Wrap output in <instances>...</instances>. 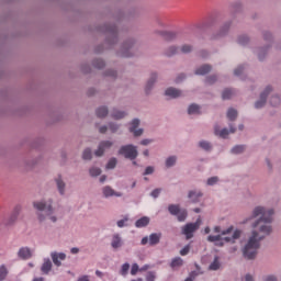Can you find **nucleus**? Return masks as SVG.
<instances>
[{"label":"nucleus","instance_id":"obj_37","mask_svg":"<svg viewBox=\"0 0 281 281\" xmlns=\"http://www.w3.org/2000/svg\"><path fill=\"white\" fill-rule=\"evenodd\" d=\"M89 172L90 177H100V175H102V169L98 167H92L90 168Z\"/></svg>","mask_w":281,"mask_h":281},{"label":"nucleus","instance_id":"obj_22","mask_svg":"<svg viewBox=\"0 0 281 281\" xmlns=\"http://www.w3.org/2000/svg\"><path fill=\"white\" fill-rule=\"evenodd\" d=\"M183 265V259L181 257H175L171 259L170 267L171 269H180V267Z\"/></svg>","mask_w":281,"mask_h":281},{"label":"nucleus","instance_id":"obj_42","mask_svg":"<svg viewBox=\"0 0 281 281\" xmlns=\"http://www.w3.org/2000/svg\"><path fill=\"white\" fill-rule=\"evenodd\" d=\"M93 67H95L97 69L104 68V60H102V59H94L93 60Z\"/></svg>","mask_w":281,"mask_h":281},{"label":"nucleus","instance_id":"obj_57","mask_svg":"<svg viewBox=\"0 0 281 281\" xmlns=\"http://www.w3.org/2000/svg\"><path fill=\"white\" fill-rule=\"evenodd\" d=\"M146 281H155V272H148L146 276Z\"/></svg>","mask_w":281,"mask_h":281},{"label":"nucleus","instance_id":"obj_9","mask_svg":"<svg viewBox=\"0 0 281 281\" xmlns=\"http://www.w3.org/2000/svg\"><path fill=\"white\" fill-rule=\"evenodd\" d=\"M138 126H139V120L134 119L131 123V126H130V133H133L134 137H140V135L144 134L143 128L137 130Z\"/></svg>","mask_w":281,"mask_h":281},{"label":"nucleus","instance_id":"obj_49","mask_svg":"<svg viewBox=\"0 0 281 281\" xmlns=\"http://www.w3.org/2000/svg\"><path fill=\"white\" fill-rule=\"evenodd\" d=\"M128 269H131V265L124 263L121 268L122 276H126V273H128Z\"/></svg>","mask_w":281,"mask_h":281},{"label":"nucleus","instance_id":"obj_27","mask_svg":"<svg viewBox=\"0 0 281 281\" xmlns=\"http://www.w3.org/2000/svg\"><path fill=\"white\" fill-rule=\"evenodd\" d=\"M56 184H57V190L59 194H65V181H63V178H57L56 179Z\"/></svg>","mask_w":281,"mask_h":281},{"label":"nucleus","instance_id":"obj_32","mask_svg":"<svg viewBox=\"0 0 281 281\" xmlns=\"http://www.w3.org/2000/svg\"><path fill=\"white\" fill-rule=\"evenodd\" d=\"M112 117H113V120H123V117H126V112L114 110L112 112Z\"/></svg>","mask_w":281,"mask_h":281},{"label":"nucleus","instance_id":"obj_64","mask_svg":"<svg viewBox=\"0 0 281 281\" xmlns=\"http://www.w3.org/2000/svg\"><path fill=\"white\" fill-rule=\"evenodd\" d=\"M245 280L246 281H254V277L251 274H246Z\"/></svg>","mask_w":281,"mask_h":281},{"label":"nucleus","instance_id":"obj_38","mask_svg":"<svg viewBox=\"0 0 281 281\" xmlns=\"http://www.w3.org/2000/svg\"><path fill=\"white\" fill-rule=\"evenodd\" d=\"M245 151V145H236L232 148L233 155H240V153Z\"/></svg>","mask_w":281,"mask_h":281},{"label":"nucleus","instance_id":"obj_46","mask_svg":"<svg viewBox=\"0 0 281 281\" xmlns=\"http://www.w3.org/2000/svg\"><path fill=\"white\" fill-rule=\"evenodd\" d=\"M180 50L182 54H190V52H192V45H188V44L182 45Z\"/></svg>","mask_w":281,"mask_h":281},{"label":"nucleus","instance_id":"obj_3","mask_svg":"<svg viewBox=\"0 0 281 281\" xmlns=\"http://www.w3.org/2000/svg\"><path fill=\"white\" fill-rule=\"evenodd\" d=\"M119 155H122L125 159H131V161H135L139 153L137 151V146L133 144L123 145L119 149Z\"/></svg>","mask_w":281,"mask_h":281},{"label":"nucleus","instance_id":"obj_36","mask_svg":"<svg viewBox=\"0 0 281 281\" xmlns=\"http://www.w3.org/2000/svg\"><path fill=\"white\" fill-rule=\"evenodd\" d=\"M5 278H8V268L5 267V265H1L0 266V281L5 280Z\"/></svg>","mask_w":281,"mask_h":281},{"label":"nucleus","instance_id":"obj_1","mask_svg":"<svg viewBox=\"0 0 281 281\" xmlns=\"http://www.w3.org/2000/svg\"><path fill=\"white\" fill-rule=\"evenodd\" d=\"M260 218L252 224V234L248 239V243L245 245L243 249V255L247 260H254L258 255V249H260V240H262L266 236L271 234V223L273 222V210H267L262 206H257L252 212V218Z\"/></svg>","mask_w":281,"mask_h":281},{"label":"nucleus","instance_id":"obj_33","mask_svg":"<svg viewBox=\"0 0 281 281\" xmlns=\"http://www.w3.org/2000/svg\"><path fill=\"white\" fill-rule=\"evenodd\" d=\"M166 56H168L169 58L172 56H176V54H179V48L176 46H171L166 50Z\"/></svg>","mask_w":281,"mask_h":281},{"label":"nucleus","instance_id":"obj_13","mask_svg":"<svg viewBox=\"0 0 281 281\" xmlns=\"http://www.w3.org/2000/svg\"><path fill=\"white\" fill-rule=\"evenodd\" d=\"M102 192L105 199H109V196H122L121 192H115V190H113V188H111L110 186L104 187L102 189Z\"/></svg>","mask_w":281,"mask_h":281},{"label":"nucleus","instance_id":"obj_23","mask_svg":"<svg viewBox=\"0 0 281 281\" xmlns=\"http://www.w3.org/2000/svg\"><path fill=\"white\" fill-rule=\"evenodd\" d=\"M189 115H199L201 113V106L198 104H191L188 109Z\"/></svg>","mask_w":281,"mask_h":281},{"label":"nucleus","instance_id":"obj_63","mask_svg":"<svg viewBox=\"0 0 281 281\" xmlns=\"http://www.w3.org/2000/svg\"><path fill=\"white\" fill-rule=\"evenodd\" d=\"M106 131H108L106 125H103V126H101V127L99 128V132H100L101 134L106 133Z\"/></svg>","mask_w":281,"mask_h":281},{"label":"nucleus","instance_id":"obj_52","mask_svg":"<svg viewBox=\"0 0 281 281\" xmlns=\"http://www.w3.org/2000/svg\"><path fill=\"white\" fill-rule=\"evenodd\" d=\"M137 271H139V266L137 263H133L131 269V274L137 276Z\"/></svg>","mask_w":281,"mask_h":281},{"label":"nucleus","instance_id":"obj_58","mask_svg":"<svg viewBox=\"0 0 281 281\" xmlns=\"http://www.w3.org/2000/svg\"><path fill=\"white\" fill-rule=\"evenodd\" d=\"M77 281H91L89 274H83L77 279Z\"/></svg>","mask_w":281,"mask_h":281},{"label":"nucleus","instance_id":"obj_45","mask_svg":"<svg viewBox=\"0 0 281 281\" xmlns=\"http://www.w3.org/2000/svg\"><path fill=\"white\" fill-rule=\"evenodd\" d=\"M91 157H92L91 150L89 148H86L82 154V159L89 160L91 159Z\"/></svg>","mask_w":281,"mask_h":281},{"label":"nucleus","instance_id":"obj_8","mask_svg":"<svg viewBox=\"0 0 281 281\" xmlns=\"http://www.w3.org/2000/svg\"><path fill=\"white\" fill-rule=\"evenodd\" d=\"M113 146V142L111 140H103L99 144L98 149L94 151L95 157H102L105 150H109Z\"/></svg>","mask_w":281,"mask_h":281},{"label":"nucleus","instance_id":"obj_41","mask_svg":"<svg viewBox=\"0 0 281 281\" xmlns=\"http://www.w3.org/2000/svg\"><path fill=\"white\" fill-rule=\"evenodd\" d=\"M280 102H281V100H280V97H278V95H273V97H271V99H270V104H271L272 106H278V105H280Z\"/></svg>","mask_w":281,"mask_h":281},{"label":"nucleus","instance_id":"obj_5","mask_svg":"<svg viewBox=\"0 0 281 281\" xmlns=\"http://www.w3.org/2000/svg\"><path fill=\"white\" fill-rule=\"evenodd\" d=\"M199 227H201V220L194 223H188L182 227V234L186 236L187 240L194 238V233L198 232Z\"/></svg>","mask_w":281,"mask_h":281},{"label":"nucleus","instance_id":"obj_60","mask_svg":"<svg viewBox=\"0 0 281 281\" xmlns=\"http://www.w3.org/2000/svg\"><path fill=\"white\" fill-rule=\"evenodd\" d=\"M142 146H148V144H153V139L145 138L140 142Z\"/></svg>","mask_w":281,"mask_h":281},{"label":"nucleus","instance_id":"obj_20","mask_svg":"<svg viewBox=\"0 0 281 281\" xmlns=\"http://www.w3.org/2000/svg\"><path fill=\"white\" fill-rule=\"evenodd\" d=\"M189 199H191L192 203H199V199L203 196V192L201 191H189Z\"/></svg>","mask_w":281,"mask_h":281},{"label":"nucleus","instance_id":"obj_39","mask_svg":"<svg viewBox=\"0 0 281 281\" xmlns=\"http://www.w3.org/2000/svg\"><path fill=\"white\" fill-rule=\"evenodd\" d=\"M116 166H117V158H111V159L108 161L105 168H106L108 170H113V168H115Z\"/></svg>","mask_w":281,"mask_h":281},{"label":"nucleus","instance_id":"obj_25","mask_svg":"<svg viewBox=\"0 0 281 281\" xmlns=\"http://www.w3.org/2000/svg\"><path fill=\"white\" fill-rule=\"evenodd\" d=\"M214 232L215 234H222V236H227V234H232V232H234V226H231L224 231H221L220 226H215Z\"/></svg>","mask_w":281,"mask_h":281},{"label":"nucleus","instance_id":"obj_51","mask_svg":"<svg viewBox=\"0 0 281 281\" xmlns=\"http://www.w3.org/2000/svg\"><path fill=\"white\" fill-rule=\"evenodd\" d=\"M188 254H190V245L184 246V247L180 250V256H188Z\"/></svg>","mask_w":281,"mask_h":281},{"label":"nucleus","instance_id":"obj_44","mask_svg":"<svg viewBox=\"0 0 281 281\" xmlns=\"http://www.w3.org/2000/svg\"><path fill=\"white\" fill-rule=\"evenodd\" d=\"M249 43V37L247 35H241L238 37L239 45H247Z\"/></svg>","mask_w":281,"mask_h":281},{"label":"nucleus","instance_id":"obj_47","mask_svg":"<svg viewBox=\"0 0 281 281\" xmlns=\"http://www.w3.org/2000/svg\"><path fill=\"white\" fill-rule=\"evenodd\" d=\"M216 80H218V78L216 76H210V77H206L205 82H206V85H214V82H216Z\"/></svg>","mask_w":281,"mask_h":281},{"label":"nucleus","instance_id":"obj_2","mask_svg":"<svg viewBox=\"0 0 281 281\" xmlns=\"http://www.w3.org/2000/svg\"><path fill=\"white\" fill-rule=\"evenodd\" d=\"M33 207L37 210V216L40 223H43L45 221L46 216H49L52 223H56L58 221L56 216H54V207H52V203L47 204L45 201L34 202Z\"/></svg>","mask_w":281,"mask_h":281},{"label":"nucleus","instance_id":"obj_48","mask_svg":"<svg viewBox=\"0 0 281 281\" xmlns=\"http://www.w3.org/2000/svg\"><path fill=\"white\" fill-rule=\"evenodd\" d=\"M207 186H216L218 183V177H211L207 179Z\"/></svg>","mask_w":281,"mask_h":281},{"label":"nucleus","instance_id":"obj_12","mask_svg":"<svg viewBox=\"0 0 281 281\" xmlns=\"http://www.w3.org/2000/svg\"><path fill=\"white\" fill-rule=\"evenodd\" d=\"M124 245V241L122 240V237L120 234H114L112 236L111 247L112 249H120Z\"/></svg>","mask_w":281,"mask_h":281},{"label":"nucleus","instance_id":"obj_34","mask_svg":"<svg viewBox=\"0 0 281 281\" xmlns=\"http://www.w3.org/2000/svg\"><path fill=\"white\" fill-rule=\"evenodd\" d=\"M166 168H172L177 164V156H170L166 159Z\"/></svg>","mask_w":281,"mask_h":281},{"label":"nucleus","instance_id":"obj_17","mask_svg":"<svg viewBox=\"0 0 281 281\" xmlns=\"http://www.w3.org/2000/svg\"><path fill=\"white\" fill-rule=\"evenodd\" d=\"M133 47V42H126L123 44L122 50H121V56L124 58H131V54L128 53V49Z\"/></svg>","mask_w":281,"mask_h":281},{"label":"nucleus","instance_id":"obj_30","mask_svg":"<svg viewBox=\"0 0 281 281\" xmlns=\"http://www.w3.org/2000/svg\"><path fill=\"white\" fill-rule=\"evenodd\" d=\"M97 116L106 117L109 115V109L106 106H101L95 111Z\"/></svg>","mask_w":281,"mask_h":281},{"label":"nucleus","instance_id":"obj_31","mask_svg":"<svg viewBox=\"0 0 281 281\" xmlns=\"http://www.w3.org/2000/svg\"><path fill=\"white\" fill-rule=\"evenodd\" d=\"M240 238V231L236 229L232 237H225V243H234V240H238Z\"/></svg>","mask_w":281,"mask_h":281},{"label":"nucleus","instance_id":"obj_56","mask_svg":"<svg viewBox=\"0 0 281 281\" xmlns=\"http://www.w3.org/2000/svg\"><path fill=\"white\" fill-rule=\"evenodd\" d=\"M159 194H161V189H155L154 191H151V196L154 199H157V196H159Z\"/></svg>","mask_w":281,"mask_h":281},{"label":"nucleus","instance_id":"obj_35","mask_svg":"<svg viewBox=\"0 0 281 281\" xmlns=\"http://www.w3.org/2000/svg\"><path fill=\"white\" fill-rule=\"evenodd\" d=\"M20 212H21V207L16 206L13 214L10 217L9 225H12V223H14V221H16V218H19V213Z\"/></svg>","mask_w":281,"mask_h":281},{"label":"nucleus","instance_id":"obj_10","mask_svg":"<svg viewBox=\"0 0 281 281\" xmlns=\"http://www.w3.org/2000/svg\"><path fill=\"white\" fill-rule=\"evenodd\" d=\"M50 258L55 265V267H60L63 265V260L67 258V255L65 252H52Z\"/></svg>","mask_w":281,"mask_h":281},{"label":"nucleus","instance_id":"obj_40","mask_svg":"<svg viewBox=\"0 0 281 281\" xmlns=\"http://www.w3.org/2000/svg\"><path fill=\"white\" fill-rule=\"evenodd\" d=\"M200 148H202L203 150H212V144H210V142L207 140H202L199 143Z\"/></svg>","mask_w":281,"mask_h":281},{"label":"nucleus","instance_id":"obj_19","mask_svg":"<svg viewBox=\"0 0 281 281\" xmlns=\"http://www.w3.org/2000/svg\"><path fill=\"white\" fill-rule=\"evenodd\" d=\"M41 271H42V273L47 276L49 273V271H52V260L44 259V262H43V265L41 267Z\"/></svg>","mask_w":281,"mask_h":281},{"label":"nucleus","instance_id":"obj_6","mask_svg":"<svg viewBox=\"0 0 281 281\" xmlns=\"http://www.w3.org/2000/svg\"><path fill=\"white\" fill-rule=\"evenodd\" d=\"M229 133H236V127H234L233 125H229V132H228L227 128L221 130L218 125L214 126V134L217 135L218 137H222V139H227V135H229Z\"/></svg>","mask_w":281,"mask_h":281},{"label":"nucleus","instance_id":"obj_29","mask_svg":"<svg viewBox=\"0 0 281 281\" xmlns=\"http://www.w3.org/2000/svg\"><path fill=\"white\" fill-rule=\"evenodd\" d=\"M238 117V111H236L234 108L228 109L227 111V119L231 122H234Z\"/></svg>","mask_w":281,"mask_h":281},{"label":"nucleus","instance_id":"obj_54","mask_svg":"<svg viewBox=\"0 0 281 281\" xmlns=\"http://www.w3.org/2000/svg\"><path fill=\"white\" fill-rule=\"evenodd\" d=\"M109 128L112 133H116L117 128H120V126L117 124L114 123H110L109 124Z\"/></svg>","mask_w":281,"mask_h":281},{"label":"nucleus","instance_id":"obj_4","mask_svg":"<svg viewBox=\"0 0 281 281\" xmlns=\"http://www.w3.org/2000/svg\"><path fill=\"white\" fill-rule=\"evenodd\" d=\"M168 212L171 216H177L179 223H183L188 218V210L181 209L179 204H169Z\"/></svg>","mask_w":281,"mask_h":281},{"label":"nucleus","instance_id":"obj_24","mask_svg":"<svg viewBox=\"0 0 281 281\" xmlns=\"http://www.w3.org/2000/svg\"><path fill=\"white\" fill-rule=\"evenodd\" d=\"M210 271H218L221 269V261L218 260V256H215L213 262L209 266Z\"/></svg>","mask_w":281,"mask_h":281},{"label":"nucleus","instance_id":"obj_59","mask_svg":"<svg viewBox=\"0 0 281 281\" xmlns=\"http://www.w3.org/2000/svg\"><path fill=\"white\" fill-rule=\"evenodd\" d=\"M148 243L150 244V238H148V236L143 237L140 240V245H148Z\"/></svg>","mask_w":281,"mask_h":281},{"label":"nucleus","instance_id":"obj_55","mask_svg":"<svg viewBox=\"0 0 281 281\" xmlns=\"http://www.w3.org/2000/svg\"><path fill=\"white\" fill-rule=\"evenodd\" d=\"M243 71H245V67L239 66L234 70V74H235V76H240V74H243Z\"/></svg>","mask_w":281,"mask_h":281},{"label":"nucleus","instance_id":"obj_43","mask_svg":"<svg viewBox=\"0 0 281 281\" xmlns=\"http://www.w3.org/2000/svg\"><path fill=\"white\" fill-rule=\"evenodd\" d=\"M207 240L209 243H221V235H210Z\"/></svg>","mask_w":281,"mask_h":281},{"label":"nucleus","instance_id":"obj_7","mask_svg":"<svg viewBox=\"0 0 281 281\" xmlns=\"http://www.w3.org/2000/svg\"><path fill=\"white\" fill-rule=\"evenodd\" d=\"M270 91H273V89L268 86L265 91L260 94V100H258L256 103H255V108L257 109H262V106H265V104H267V97L269 95V92Z\"/></svg>","mask_w":281,"mask_h":281},{"label":"nucleus","instance_id":"obj_16","mask_svg":"<svg viewBox=\"0 0 281 281\" xmlns=\"http://www.w3.org/2000/svg\"><path fill=\"white\" fill-rule=\"evenodd\" d=\"M149 224H150V217L143 216L135 222V227L139 229L142 227H148Z\"/></svg>","mask_w":281,"mask_h":281},{"label":"nucleus","instance_id":"obj_28","mask_svg":"<svg viewBox=\"0 0 281 281\" xmlns=\"http://www.w3.org/2000/svg\"><path fill=\"white\" fill-rule=\"evenodd\" d=\"M236 92L232 89H225L222 93L223 100H231V98H234Z\"/></svg>","mask_w":281,"mask_h":281},{"label":"nucleus","instance_id":"obj_21","mask_svg":"<svg viewBox=\"0 0 281 281\" xmlns=\"http://www.w3.org/2000/svg\"><path fill=\"white\" fill-rule=\"evenodd\" d=\"M155 82H157V75L153 74L150 79L147 81L146 87H145L146 93L150 92V90L153 89V86L155 85Z\"/></svg>","mask_w":281,"mask_h":281},{"label":"nucleus","instance_id":"obj_61","mask_svg":"<svg viewBox=\"0 0 281 281\" xmlns=\"http://www.w3.org/2000/svg\"><path fill=\"white\" fill-rule=\"evenodd\" d=\"M227 30H229V24H226L223 29L222 32L220 33V36H223L224 34L227 33Z\"/></svg>","mask_w":281,"mask_h":281},{"label":"nucleus","instance_id":"obj_15","mask_svg":"<svg viewBox=\"0 0 281 281\" xmlns=\"http://www.w3.org/2000/svg\"><path fill=\"white\" fill-rule=\"evenodd\" d=\"M181 90L177 89V88H168L165 91V95H167L168 98H181Z\"/></svg>","mask_w":281,"mask_h":281},{"label":"nucleus","instance_id":"obj_11","mask_svg":"<svg viewBox=\"0 0 281 281\" xmlns=\"http://www.w3.org/2000/svg\"><path fill=\"white\" fill-rule=\"evenodd\" d=\"M18 257L21 260H30L32 258V250L29 247H22L18 251Z\"/></svg>","mask_w":281,"mask_h":281},{"label":"nucleus","instance_id":"obj_50","mask_svg":"<svg viewBox=\"0 0 281 281\" xmlns=\"http://www.w3.org/2000/svg\"><path fill=\"white\" fill-rule=\"evenodd\" d=\"M126 223H128V217H124L116 222L117 227H126Z\"/></svg>","mask_w":281,"mask_h":281},{"label":"nucleus","instance_id":"obj_26","mask_svg":"<svg viewBox=\"0 0 281 281\" xmlns=\"http://www.w3.org/2000/svg\"><path fill=\"white\" fill-rule=\"evenodd\" d=\"M161 36L164 41H175L177 38V33L176 32H162Z\"/></svg>","mask_w":281,"mask_h":281},{"label":"nucleus","instance_id":"obj_53","mask_svg":"<svg viewBox=\"0 0 281 281\" xmlns=\"http://www.w3.org/2000/svg\"><path fill=\"white\" fill-rule=\"evenodd\" d=\"M153 172H155V167L148 166V167H146V169H145L143 175L146 177L148 175H153Z\"/></svg>","mask_w":281,"mask_h":281},{"label":"nucleus","instance_id":"obj_62","mask_svg":"<svg viewBox=\"0 0 281 281\" xmlns=\"http://www.w3.org/2000/svg\"><path fill=\"white\" fill-rule=\"evenodd\" d=\"M265 281H278V278H276L274 276H268L266 277Z\"/></svg>","mask_w":281,"mask_h":281},{"label":"nucleus","instance_id":"obj_18","mask_svg":"<svg viewBox=\"0 0 281 281\" xmlns=\"http://www.w3.org/2000/svg\"><path fill=\"white\" fill-rule=\"evenodd\" d=\"M211 71H212V66L203 65L195 70V76H205L206 74H210Z\"/></svg>","mask_w":281,"mask_h":281},{"label":"nucleus","instance_id":"obj_14","mask_svg":"<svg viewBox=\"0 0 281 281\" xmlns=\"http://www.w3.org/2000/svg\"><path fill=\"white\" fill-rule=\"evenodd\" d=\"M161 241V233H153L149 235V246L155 247Z\"/></svg>","mask_w":281,"mask_h":281}]
</instances>
